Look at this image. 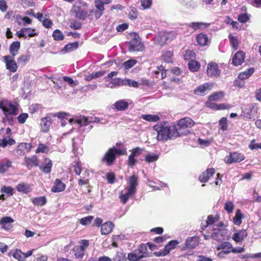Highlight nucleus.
<instances>
[{"label":"nucleus","mask_w":261,"mask_h":261,"mask_svg":"<svg viewBox=\"0 0 261 261\" xmlns=\"http://www.w3.org/2000/svg\"><path fill=\"white\" fill-rule=\"evenodd\" d=\"M88 18L90 20H93L94 18L97 19L100 17L102 14L100 13L96 9H92L91 10H88Z\"/></svg>","instance_id":"79ce46f5"},{"label":"nucleus","mask_w":261,"mask_h":261,"mask_svg":"<svg viewBox=\"0 0 261 261\" xmlns=\"http://www.w3.org/2000/svg\"><path fill=\"white\" fill-rule=\"evenodd\" d=\"M72 152L75 156L81 154L82 150L80 148L79 145L82 143L81 140L77 137L73 138L72 140Z\"/></svg>","instance_id":"bb28decb"},{"label":"nucleus","mask_w":261,"mask_h":261,"mask_svg":"<svg viewBox=\"0 0 261 261\" xmlns=\"http://www.w3.org/2000/svg\"><path fill=\"white\" fill-rule=\"evenodd\" d=\"M31 201L34 205L42 206L46 203L47 199L45 196H40L32 198Z\"/></svg>","instance_id":"c9c22d12"},{"label":"nucleus","mask_w":261,"mask_h":261,"mask_svg":"<svg viewBox=\"0 0 261 261\" xmlns=\"http://www.w3.org/2000/svg\"><path fill=\"white\" fill-rule=\"evenodd\" d=\"M250 16V15L247 13H241L238 15V20L240 22L245 23L249 20Z\"/></svg>","instance_id":"4d7b16f0"},{"label":"nucleus","mask_w":261,"mask_h":261,"mask_svg":"<svg viewBox=\"0 0 261 261\" xmlns=\"http://www.w3.org/2000/svg\"><path fill=\"white\" fill-rule=\"evenodd\" d=\"M159 37L161 38L160 44L166 43L170 42L175 37V33L173 32H165L160 33Z\"/></svg>","instance_id":"412c9836"},{"label":"nucleus","mask_w":261,"mask_h":261,"mask_svg":"<svg viewBox=\"0 0 261 261\" xmlns=\"http://www.w3.org/2000/svg\"><path fill=\"white\" fill-rule=\"evenodd\" d=\"M13 256L19 261H23L25 259L24 253L20 249H16L13 253Z\"/></svg>","instance_id":"603ef678"},{"label":"nucleus","mask_w":261,"mask_h":261,"mask_svg":"<svg viewBox=\"0 0 261 261\" xmlns=\"http://www.w3.org/2000/svg\"><path fill=\"white\" fill-rule=\"evenodd\" d=\"M63 80L64 82L68 83V84L72 87H75L79 84V82L77 81H73V79L70 77L64 76L63 77Z\"/></svg>","instance_id":"052dcab7"},{"label":"nucleus","mask_w":261,"mask_h":261,"mask_svg":"<svg viewBox=\"0 0 261 261\" xmlns=\"http://www.w3.org/2000/svg\"><path fill=\"white\" fill-rule=\"evenodd\" d=\"M132 101L129 99H122L116 101L113 105L114 108L118 111H123L126 110Z\"/></svg>","instance_id":"f3484780"},{"label":"nucleus","mask_w":261,"mask_h":261,"mask_svg":"<svg viewBox=\"0 0 261 261\" xmlns=\"http://www.w3.org/2000/svg\"><path fill=\"white\" fill-rule=\"evenodd\" d=\"M0 109L2 110L7 119H9V115H17L18 114L16 107L11 102H7L5 106L1 102Z\"/></svg>","instance_id":"1a4fd4ad"},{"label":"nucleus","mask_w":261,"mask_h":261,"mask_svg":"<svg viewBox=\"0 0 261 261\" xmlns=\"http://www.w3.org/2000/svg\"><path fill=\"white\" fill-rule=\"evenodd\" d=\"M242 112L241 116L246 119H251L254 116V114L257 112V109L254 103L244 105L242 107Z\"/></svg>","instance_id":"9d476101"},{"label":"nucleus","mask_w":261,"mask_h":261,"mask_svg":"<svg viewBox=\"0 0 261 261\" xmlns=\"http://www.w3.org/2000/svg\"><path fill=\"white\" fill-rule=\"evenodd\" d=\"M53 37L56 41L63 40L64 38L63 34L58 29H56L53 32Z\"/></svg>","instance_id":"5fc2aeb1"},{"label":"nucleus","mask_w":261,"mask_h":261,"mask_svg":"<svg viewBox=\"0 0 261 261\" xmlns=\"http://www.w3.org/2000/svg\"><path fill=\"white\" fill-rule=\"evenodd\" d=\"M245 159L244 155L241 153L234 151L230 152L229 154L225 157L224 161L227 164L239 163Z\"/></svg>","instance_id":"4468645a"},{"label":"nucleus","mask_w":261,"mask_h":261,"mask_svg":"<svg viewBox=\"0 0 261 261\" xmlns=\"http://www.w3.org/2000/svg\"><path fill=\"white\" fill-rule=\"evenodd\" d=\"M66 185L60 179H56L51 189L54 192H61L65 190Z\"/></svg>","instance_id":"c756f323"},{"label":"nucleus","mask_w":261,"mask_h":261,"mask_svg":"<svg viewBox=\"0 0 261 261\" xmlns=\"http://www.w3.org/2000/svg\"><path fill=\"white\" fill-rule=\"evenodd\" d=\"M143 257L144 255L138 253H129L127 254V259L130 261H138Z\"/></svg>","instance_id":"8fccbe9b"},{"label":"nucleus","mask_w":261,"mask_h":261,"mask_svg":"<svg viewBox=\"0 0 261 261\" xmlns=\"http://www.w3.org/2000/svg\"><path fill=\"white\" fill-rule=\"evenodd\" d=\"M13 57L7 55L4 57V62L6 64V68L11 72H15L17 70L18 65L13 60Z\"/></svg>","instance_id":"2eb2a0df"},{"label":"nucleus","mask_w":261,"mask_h":261,"mask_svg":"<svg viewBox=\"0 0 261 261\" xmlns=\"http://www.w3.org/2000/svg\"><path fill=\"white\" fill-rule=\"evenodd\" d=\"M93 218L94 217L92 216H88L87 217L82 218L80 220V223L83 225H89L91 223Z\"/></svg>","instance_id":"69168bd1"},{"label":"nucleus","mask_w":261,"mask_h":261,"mask_svg":"<svg viewBox=\"0 0 261 261\" xmlns=\"http://www.w3.org/2000/svg\"><path fill=\"white\" fill-rule=\"evenodd\" d=\"M14 220L10 217L6 216L0 219V226L5 230H9L13 227L12 223Z\"/></svg>","instance_id":"aec40b11"},{"label":"nucleus","mask_w":261,"mask_h":261,"mask_svg":"<svg viewBox=\"0 0 261 261\" xmlns=\"http://www.w3.org/2000/svg\"><path fill=\"white\" fill-rule=\"evenodd\" d=\"M73 167L75 173L77 175H80L82 171V164L81 162L77 161L75 162Z\"/></svg>","instance_id":"774afa93"},{"label":"nucleus","mask_w":261,"mask_h":261,"mask_svg":"<svg viewBox=\"0 0 261 261\" xmlns=\"http://www.w3.org/2000/svg\"><path fill=\"white\" fill-rule=\"evenodd\" d=\"M210 25V23L202 22H192L189 24V27L192 28L194 30L205 29Z\"/></svg>","instance_id":"72a5a7b5"},{"label":"nucleus","mask_w":261,"mask_h":261,"mask_svg":"<svg viewBox=\"0 0 261 261\" xmlns=\"http://www.w3.org/2000/svg\"><path fill=\"white\" fill-rule=\"evenodd\" d=\"M173 53L171 51H165L162 53V60L166 63L172 62Z\"/></svg>","instance_id":"c03bdc74"},{"label":"nucleus","mask_w":261,"mask_h":261,"mask_svg":"<svg viewBox=\"0 0 261 261\" xmlns=\"http://www.w3.org/2000/svg\"><path fill=\"white\" fill-rule=\"evenodd\" d=\"M254 71L255 69L254 68H250L247 70L241 72L238 75V78L241 80H244L248 79L253 74Z\"/></svg>","instance_id":"58836bf2"},{"label":"nucleus","mask_w":261,"mask_h":261,"mask_svg":"<svg viewBox=\"0 0 261 261\" xmlns=\"http://www.w3.org/2000/svg\"><path fill=\"white\" fill-rule=\"evenodd\" d=\"M152 128L156 132V139L159 141H167L178 138L175 126L170 125L166 121L158 122Z\"/></svg>","instance_id":"f03ea898"},{"label":"nucleus","mask_w":261,"mask_h":261,"mask_svg":"<svg viewBox=\"0 0 261 261\" xmlns=\"http://www.w3.org/2000/svg\"><path fill=\"white\" fill-rule=\"evenodd\" d=\"M141 118L148 122H157L160 120V117L157 115H142Z\"/></svg>","instance_id":"de8ad7c7"},{"label":"nucleus","mask_w":261,"mask_h":261,"mask_svg":"<svg viewBox=\"0 0 261 261\" xmlns=\"http://www.w3.org/2000/svg\"><path fill=\"white\" fill-rule=\"evenodd\" d=\"M6 134L7 136L4 137L3 139H0V146L5 147L7 145H12L15 144V141L11 138V130L10 128L6 129Z\"/></svg>","instance_id":"a211bd4d"},{"label":"nucleus","mask_w":261,"mask_h":261,"mask_svg":"<svg viewBox=\"0 0 261 261\" xmlns=\"http://www.w3.org/2000/svg\"><path fill=\"white\" fill-rule=\"evenodd\" d=\"M195 53L192 50H186L184 55V59L185 60L192 61L195 58Z\"/></svg>","instance_id":"680f3d73"},{"label":"nucleus","mask_w":261,"mask_h":261,"mask_svg":"<svg viewBox=\"0 0 261 261\" xmlns=\"http://www.w3.org/2000/svg\"><path fill=\"white\" fill-rule=\"evenodd\" d=\"M123 79H121L120 78H115L112 80L111 82V86H110L111 88H113L117 86H124L122 84L123 83Z\"/></svg>","instance_id":"bf43d9fd"},{"label":"nucleus","mask_w":261,"mask_h":261,"mask_svg":"<svg viewBox=\"0 0 261 261\" xmlns=\"http://www.w3.org/2000/svg\"><path fill=\"white\" fill-rule=\"evenodd\" d=\"M138 184V178L136 175H133L129 178L128 187L122 191L119 196L123 204L126 203L128 199L135 194Z\"/></svg>","instance_id":"7ed1b4c3"},{"label":"nucleus","mask_w":261,"mask_h":261,"mask_svg":"<svg viewBox=\"0 0 261 261\" xmlns=\"http://www.w3.org/2000/svg\"><path fill=\"white\" fill-rule=\"evenodd\" d=\"M224 96V93L222 91H219L214 93L208 97L210 101H218L222 98Z\"/></svg>","instance_id":"49530a36"},{"label":"nucleus","mask_w":261,"mask_h":261,"mask_svg":"<svg viewBox=\"0 0 261 261\" xmlns=\"http://www.w3.org/2000/svg\"><path fill=\"white\" fill-rule=\"evenodd\" d=\"M244 218L240 210H237L234 217L233 218V222L236 225H240L242 223V219Z\"/></svg>","instance_id":"a18cd8bd"},{"label":"nucleus","mask_w":261,"mask_h":261,"mask_svg":"<svg viewBox=\"0 0 261 261\" xmlns=\"http://www.w3.org/2000/svg\"><path fill=\"white\" fill-rule=\"evenodd\" d=\"M45 164L39 166L40 169L45 173H49L52 167V161L49 159H45Z\"/></svg>","instance_id":"4c0bfd02"},{"label":"nucleus","mask_w":261,"mask_h":261,"mask_svg":"<svg viewBox=\"0 0 261 261\" xmlns=\"http://www.w3.org/2000/svg\"><path fill=\"white\" fill-rule=\"evenodd\" d=\"M196 41L198 44L201 46L207 45L210 43L207 35L203 33H200L197 35Z\"/></svg>","instance_id":"cd10ccee"},{"label":"nucleus","mask_w":261,"mask_h":261,"mask_svg":"<svg viewBox=\"0 0 261 261\" xmlns=\"http://www.w3.org/2000/svg\"><path fill=\"white\" fill-rule=\"evenodd\" d=\"M123 83H122V84L124 85V86H128L134 88H137L139 86L138 83L132 79H123Z\"/></svg>","instance_id":"3c124183"},{"label":"nucleus","mask_w":261,"mask_h":261,"mask_svg":"<svg viewBox=\"0 0 261 261\" xmlns=\"http://www.w3.org/2000/svg\"><path fill=\"white\" fill-rule=\"evenodd\" d=\"M179 243V241L176 240H173L169 241L164 247V249L167 254H169L170 251L175 248L176 246Z\"/></svg>","instance_id":"37998d69"},{"label":"nucleus","mask_w":261,"mask_h":261,"mask_svg":"<svg viewBox=\"0 0 261 261\" xmlns=\"http://www.w3.org/2000/svg\"><path fill=\"white\" fill-rule=\"evenodd\" d=\"M12 162L10 160L0 162V173H4L12 166Z\"/></svg>","instance_id":"e433bc0d"},{"label":"nucleus","mask_w":261,"mask_h":261,"mask_svg":"<svg viewBox=\"0 0 261 261\" xmlns=\"http://www.w3.org/2000/svg\"><path fill=\"white\" fill-rule=\"evenodd\" d=\"M52 123L51 117L50 115H48L45 117H43L41 120V129L43 132H47Z\"/></svg>","instance_id":"393cba45"},{"label":"nucleus","mask_w":261,"mask_h":261,"mask_svg":"<svg viewBox=\"0 0 261 261\" xmlns=\"http://www.w3.org/2000/svg\"><path fill=\"white\" fill-rule=\"evenodd\" d=\"M143 49V44L141 42L140 38L138 36L131 39L128 43V49L129 51H139Z\"/></svg>","instance_id":"f8f14e48"},{"label":"nucleus","mask_w":261,"mask_h":261,"mask_svg":"<svg viewBox=\"0 0 261 261\" xmlns=\"http://www.w3.org/2000/svg\"><path fill=\"white\" fill-rule=\"evenodd\" d=\"M206 73L209 77L217 78L221 74V70L218 64L212 62L207 64Z\"/></svg>","instance_id":"ddd939ff"},{"label":"nucleus","mask_w":261,"mask_h":261,"mask_svg":"<svg viewBox=\"0 0 261 261\" xmlns=\"http://www.w3.org/2000/svg\"><path fill=\"white\" fill-rule=\"evenodd\" d=\"M20 47V43L19 41L12 42L9 48V51L13 57L17 55Z\"/></svg>","instance_id":"f704fd0d"},{"label":"nucleus","mask_w":261,"mask_h":261,"mask_svg":"<svg viewBox=\"0 0 261 261\" xmlns=\"http://www.w3.org/2000/svg\"><path fill=\"white\" fill-rule=\"evenodd\" d=\"M247 236V232L246 229H242L236 231L232 236V239L237 243L242 242Z\"/></svg>","instance_id":"a878e982"},{"label":"nucleus","mask_w":261,"mask_h":261,"mask_svg":"<svg viewBox=\"0 0 261 261\" xmlns=\"http://www.w3.org/2000/svg\"><path fill=\"white\" fill-rule=\"evenodd\" d=\"M32 148V145L30 143H21L18 145L15 151L16 153L19 155H23L24 154L25 151H30Z\"/></svg>","instance_id":"b1692460"},{"label":"nucleus","mask_w":261,"mask_h":261,"mask_svg":"<svg viewBox=\"0 0 261 261\" xmlns=\"http://www.w3.org/2000/svg\"><path fill=\"white\" fill-rule=\"evenodd\" d=\"M159 158V155L156 154H147L145 157V161L147 163H151L156 161Z\"/></svg>","instance_id":"e2e57ef3"},{"label":"nucleus","mask_w":261,"mask_h":261,"mask_svg":"<svg viewBox=\"0 0 261 261\" xmlns=\"http://www.w3.org/2000/svg\"><path fill=\"white\" fill-rule=\"evenodd\" d=\"M78 47L79 42L77 41L68 43L65 45L64 48L61 50V51L64 53H69L76 49Z\"/></svg>","instance_id":"473e14b6"},{"label":"nucleus","mask_w":261,"mask_h":261,"mask_svg":"<svg viewBox=\"0 0 261 261\" xmlns=\"http://www.w3.org/2000/svg\"><path fill=\"white\" fill-rule=\"evenodd\" d=\"M114 227V224L111 222H107L101 225V232L102 234H108L112 231Z\"/></svg>","instance_id":"7c9ffc66"},{"label":"nucleus","mask_w":261,"mask_h":261,"mask_svg":"<svg viewBox=\"0 0 261 261\" xmlns=\"http://www.w3.org/2000/svg\"><path fill=\"white\" fill-rule=\"evenodd\" d=\"M49 147L44 144L40 143L38 145V146L36 150V153H47L49 151Z\"/></svg>","instance_id":"6e6d98bb"},{"label":"nucleus","mask_w":261,"mask_h":261,"mask_svg":"<svg viewBox=\"0 0 261 261\" xmlns=\"http://www.w3.org/2000/svg\"><path fill=\"white\" fill-rule=\"evenodd\" d=\"M245 54L243 51L236 53L232 58V64L236 66L241 65L244 61Z\"/></svg>","instance_id":"4be33fe9"},{"label":"nucleus","mask_w":261,"mask_h":261,"mask_svg":"<svg viewBox=\"0 0 261 261\" xmlns=\"http://www.w3.org/2000/svg\"><path fill=\"white\" fill-rule=\"evenodd\" d=\"M200 239L198 236L188 237L186 240L185 246L184 249H193L198 245Z\"/></svg>","instance_id":"6ab92c4d"},{"label":"nucleus","mask_w":261,"mask_h":261,"mask_svg":"<svg viewBox=\"0 0 261 261\" xmlns=\"http://www.w3.org/2000/svg\"><path fill=\"white\" fill-rule=\"evenodd\" d=\"M214 84L212 83H205L198 87H197L194 91L195 94L203 96L207 94L213 88Z\"/></svg>","instance_id":"9b49d317"},{"label":"nucleus","mask_w":261,"mask_h":261,"mask_svg":"<svg viewBox=\"0 0 261 261\" xmlns=\"http://www.w3.org/2000/svg\"><path fill=\"white\" fill-rule=\"evenodd\" d=\"M228 229L225 228H213V232L211 234L212 239L221 242L228 240L230 237L228 234Z\"/></svg>","instance_id":"6e6552de"},{"label":"nucleus","mask_w":261,"mask_h":261,"mask_svg":"<svg viewBox=\"0 0 261 261\" xmlns=\"http://www.w3.org/2000/svg\"><path fill=\"white\" fill-rule=\"evenodd\" d=\"M16 189L19 192L27 194L32 191V188L29 184L21 182L18 184L16 187Z\"/></svg>","instance_id":"c85d7f7f"},{"label":"nucleus","mask_w":261,"mask_h":261,"mask_svg":"<svg viewBox=\"0 0 261 261\" xmlns=\"http://www.w3.org/2000/svg\"><path fill=\"white\" fill-rule=\"evenodd\" d=\"M24 161L28 167H32L38 165V160L36 155H33L31 157L25 156L24 158Z\"/></svg>","instance_id":"2f4dec72"},{"label":"nucleus","mask_w":261,"mask_h":261,"mask_svg":"<svg viewBox=\"0 0 261 261\" xmlns=\"http://www.w3.org/2000/svg\"><path fill=\"white\" fill-rule=\"evenodd\" d=\"M88 10L87 3L83 1H80L73 5L71 11L74 14L75 17L84 20L88 17Z\"/></svg>","instance_id":"423d86ee"},{"label":"nucleus","mask_w":261,"mask_h":261,"mask_svg":"<svg viewBox=\"0 0 261 261\" xmlns=\"http://www.w3.org/2000/svg\"><path fill=\"white\" fill-rule=\"evenodd\" d=\"M188 65L189 69L193 72L198 71L200 67V63L195 60L190 61Z\"/></svg>","instance_id":"ea45409f"},{"label":"nucleus","mask_w":261,"mask_h":261,"mask_svg":"<svg viewBox=\"0 0 261 261\" xmlns=\"http://www.w3.org/2000/svg\"><path fill=\"white\" fill-rule=\"evenodd\" d=\"M34 29L31 28H23L18 31L16 35L19 38H24L25 39L28 37H32L38 35V33L35 32Z\"/></svg>","instance_id":"dca6fc26"},{"label":"nucleus","mask_w":261,"mask_h":261,"mask_svg":"<svg viewBox=\"0 0 261 261\" xmlns=\"http://www.w3.org/2000/svg\"><path fill=\"white\" fill-rule=\"evenodd\" d=\"M66 120H67L66 118L61 120V123L62 126H65ZM68 121L72 124L77 123L81 130L86 132L90 131L92 129V125H91V123L105 124L108 122L106 119L97 117L94 115L87 117L84 115H77L72 119H69Z\"/></svg>","instance_id":"f257e3e1"},{"label":"nucleus","mask_w":261,"mask_h":261,"mask_svg":"<svg viewBox=\"0 0 261 261\" xmlns=\"http://www.w3.org/2000/svg\"><path fill=\"white\" fill-rule=\"evenodd\" d=\"M234 205L232 201H227L224 204V210L227 212L228 214H230L232 213L233 210L234 209Z\"/></svg>","instance_id":"13d9d810"},{"label":"nucleus","mask_w":261,"mask_h":261,"mask_svg":"<svg viewBox=\"0 0 261 261\" xmlns=\"http://www.w3.org/2000/svg\"><path fill=\"white\" fill-rule=\"evenodd\" d=\"M30 56L28 54L21 55L17 59V62L19 65L24 66L29 61Z\"/></svg>","instance_id":"09e8293b"},{"label":"nucleus","mask_w":261,"mask_h":261,"mask_svg":"<svg viewBox=\"0 0 261 261\" xmlns=\"http://www.w3.org/2000/svg\"><path fill=\"white\" fill-rule=\"evenodd\" d=\"M72 251L76 258L82 259L85 255V251L83 250L82 247L75 246L73 248Z\"/></svg>","instance_id":"a19ab883"},{"label":"nucleus","mask_w":261,"mask_h":261,"mask_svg":"<svg viewBox=\"0 0 261 261\" xmlns=\"http://www.w3.org/2000/svg\"><path fill=\"white\" fill-rule=\"evenodd\" d=\"M126 149L125 148H118L113 146L109 148L101 158V161L105 163L107 166H111L114 164L117 155H125Z\"/></svg>","instance_id":"20e7f679"},{"label":"nucleus","mask_w":261,"mask_h":261,"mask_svg":"<svg viewBox=\"0 0 261 261\" xmlns=\"http://www.w3.org/2000/svg\"><path fill=\"white\" fill-rule=\"evenodd\" d=\"M230 43L232 47L234 49L237 50L239 47V41L238 40L237 37L236 36H233L231 35H229L228 37Z\"/></svg>","instance_id":"864d4df0"},{"label":"nucleus","mask_w":261,"mask_h":261,"mask_svg":"<svg viewBox=\"0 0 261 261\" xmlns=\"http://www.w3.org/2000/svg\"><path fill=\"white\" fill-rule=\"evenodd\" d=\"M1 192L2 193H5L10 196L13 194V189L11 187L4 186L1 189Z\"/></svg>","instance_id":"0e129e2a"},{"label":"nucleus","mask_w":261,"mask_h":261,"mask_svg":"<svg viewBox=\"0 0 261 261\" xmlns=\"http://www.w3.org/2000/svg\"><path fill=\"white\" fill-rule=\"evenodd\" d=\"M194 124L193 120L189 117H185L179 120L177 124L174 125L178 137L187 135L189 133L188 128L192 127Z\"/></svg>","instance_id":"39448f33"},{"label":"nucleus","mask_w":261,"mask_h":261,"mask_svg":"<svg viewBox=\"0 0 261 261\" xmlns=\"http://www.w3.org/2000/svg\"><path fill=\"white\" fill-rule=\"evenodd\" d=\"M216 248L218 251L217 255L221 258H225L227 255L232 252V245L227 241H223L218 244Z\"/></svg>","instance_id":"0eeeda50"},{"label":"nucleus","mask_w":261,"mask_h":261,"mask_svg":"<svg viewBox=\"0 0 261 261\" xmlns=\"http://www.w3.org/2000/svg\"><path fill=\"white\" fill-rule=\"evenodd\" d=\"M137 63V61L135 60L130 59L126 62H125L123 66L125 69H128L134 66Z\"/></svg>","instance_id":"338daca9"},{"label":"nucleus","mask_w":261,"mask_h":261,"mask_svg":"<svg viewBox=\"0 0 261 261\" xmlns=\"http://www.w3.org/2000/svg\"><path fill=\"white\" fill-rule=\"evenodd\" d=\"M215 173V170L213 168H208L202 172L199 176V180L201 182H207L210 178Z\"/></svg>","instance_id":"5701e85b"}]
</instances>
